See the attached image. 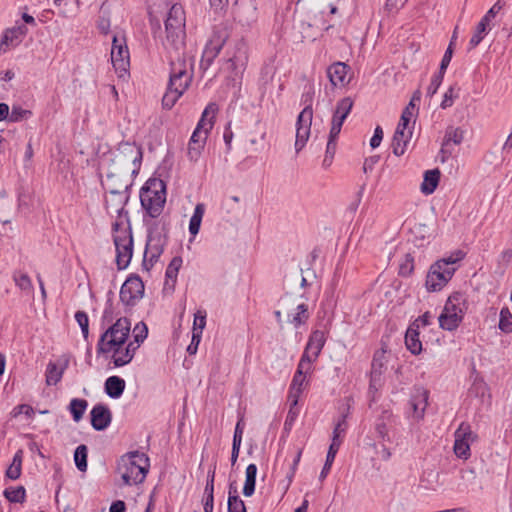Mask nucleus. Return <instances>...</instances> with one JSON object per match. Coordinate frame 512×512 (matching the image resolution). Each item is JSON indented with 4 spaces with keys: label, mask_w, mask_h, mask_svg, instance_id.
<instances>
[{
    "label": "nucleus",
    "mask_w": 512,
    "mask_h": 512,
    "mask_svg": "<svg viewBox=\"0 0 512 512\" xmlns=\"http://www.w3.org/2000/svg\"><path fill=\"white\" fill-rule=\"evenodd\" d=\"M149 457L139 451L122 455L118 461L117 471L125 485L132 486L144 482L149 471Z\"/></svg>",
    "instance_id": "obj_1"
},
{
    "label": "nucleus",
    "mask_w": 512,
    "mask_h": 512,
    "mask_svg": "<svg viewBox=\"0 0 512 512\" xmlns=\"http://www.w3.org/2000/svg\"><path fill=\"white\" fill-rule=\"evenodd\" d=\"M142 208L151 218H157L166 202V185L161 179H149L140 190Z\"/></svg>",
    "instance_id": "obj_2"
},
{
    "label": "nucleus",
    "mask_w": 512,
    "mask_h": 512,
    "mask_svg": "<svg viewBox=\"0 0 512 512\" xmlns=\"http://www.w3.org/2000/svg\"><path fill=\"white\" fill-rule=\"evenodd\" d=\"M131 323L126 317L119 318L99 338L97 353L107 354L115 347L123 346L130 333Z\"/></svg>",
    "instance_id": "obj_3"
},
{
    "label": "nucleus",
    "mask_w": 512,
    "mask_h": 512,
    "mask_svg": "<svg viewBox=\"0 0 512 512\" xmlns=\"http://www.w3.org/2000/svg\"><path fill=\"white\" fill-rule=\"evenodd\" d=\"M123 221H115L112 229L116 234L113 237L116 247V264L118 270H124L128 267L133 255V236L131 225L122 229Z\"/></svg>",
    "instance_id": "obj_4"
},
{
    "label": "nucleus",
    "mask_w": 512,
    "mask_h": 512,
    "mask_svg": "<svg viewBox=\"0 0 512 512\" xmlns=\"http://www.w3.org/2000/svg\"><path fill=\"white\" fill-rule=\"evenodd\" d=\"M133 182L130 183H111L109 185V193L111 198L105 201L106 209H113L117 213V221H122L124 217L127 224H130L128 211L125 210V206L130 199V190Z\"/></svg>",
    "instance_id": "obj_5"
},
{
    "label": "nucleus",
    "mask_w": 512,
    "mask_h": 512,
    "mask_svg": "<svg viewBox=\"0 0 512 512\" xmlns=\"http://www.w3.org/2000/svg\"><path fill=\"white\" fill-rule=\"evenodd\" d=\"M229 38V33L225 27H216L213 31L212 37L206 44L202 58L200 61V68L207 70L215 58L219 55L224 45Z\"/></svg>",
    "instance_id": "obj_6"
},
{
    "label": "nucleus",
    "mask_w": 512,
    "mask_h": 512,
    "mask_svg": "<svg viewBox=\"0 0 512 512\" xmlns=\"http://www.w3.org/2000/svg\"><path fill=\"white\" fill-rule=\"evenodd\" d=\"M456 271L455 267H447L444 261H436L431 265L427 276L425 286L428 291H440L452 278Z\"/></svg>",
    "instance_id": "obj_7"
},
{
    "label": "nucleus",
    "mask_w": 512,
    "mask_h": 512,
    "mask_svg": "<svg viewBox=\"0 0 512 512\" xmlns=\"http://www.w3.org/2000/svg\"><path fill=\"white\" fill-rule=\"evenodd\" d=\"M192 80V75L187 71V61L186 59H179L178 61H174L172 58L170 60V75L168 87L173 90L177 89V91H181V95L186 91L189 87L190 82Z\"/></svg>",
    "instance_id": "obj_8"
},
{
    "label": "nucleus",
    "mask_w": 512,
    "mask_h": 512,
    "mask_svg": "<svg viewBox=\"0 0 512 512\" xmlns=\"http://www.w3.org/2000/svg\"><path fill=\"white\" fill-rule=\"evenodd\" d=\"M144 295V283L140 276L131 274L120 289V300L126 306H135Z\"/></svg>",
    "instance_id": "obj_9"
},
{
    "label": "nucleus",
    "mask_w": 512,
    "mask_h": 512,
    "mask_svg": "<svg viewBox=\"0 0 512 512\" xmlns=\"http://www.w3.org/2000/svg\"><path fill=\"white\" fill-rule=\"evenodd\" d=\"M163 233L157 229H149L147 237V243L145 248V257L149 254V263L153 266L164 252V248L167 244V230L165 226L162 227Z\"/></svg>",
    "instance_id": "obj_10"
},
{
    "label": "nucleus",
    "mask_w": 512,
    "mask_h": 512,
    "mask_svg": "<svg viewBox=\"0 0 512 512\" xmlns=\"http://www.w3.org/2000/svg\"><path fill=\"white\" fill-rule=\"evenodd\" d=\"M346 428H347L346 416L343 415L333 430L332 442L329 446L327 456H326V461H325V464H324V466L320 472V476H319V479L321 481L324 480L327 477L328 473L330 472L331 466L335 460L336 454H337V452L340 448V445L342 443L341 434L345 433Z\"/></svg>",
    "instance_id": "obj_11"
},
{
    "label": "nucleus",
    "mask_w": 512,
    "mask_h": 512,
    "mask_svg": "<svg viewBox=\"0 0 512 512\" xmlns=\"http://www.w3.org/2000/svg\"><path fill=\"white\" fill-rule=\"evenodd\" d=\"M310 370L311 363L310 360H308V356L302 355L290 384L289 399H292V405H297L306 382V374L309 373Z\"/></svg>",
    "instance_id": "obj_12"
},
{
    "label": "nucleus",
    "mask_w": 512,
    "mask_h": 512,
    "mask_svg": "<svg viewBox=\"0 0 512 512\" xmlns=\"http://www.w3.org/2000/svg\"><path fill=\"white\" fill-rule=\"evenodd\" d=\"M116 159L122 164L131 163V174H137L142 161V149L134 143L121 142L118 146Z\"/></svg>",
    "instance_id": "obj_13"
},
{
    "label": "nucleus",
    "mask_w": 512,
    "mask_h": 512,
    "mask_svg": "<svg viewBox=\"0 0 512 512\" xmlns=\"http://www.w3.org/2000/svg\"><path fill=\"white\" fill-rule=\"evenodd\" d=\"M185 38L186 32L184 29H171L166 30V48L170 54V60L174 61L185 58Z\"/></svg>",
    "instance_id": "obj_14"
},
{
    "label": "nucleus",
    "mask_w": 512,
    "mask_h": 512,
    "mask_svg": "<svg viewBox=\"0 0 512 512\" xmlns=\"http://www.w3.org/2000/svg\"><path fill=\"white\" fill-rule=\"evenodd\" d=\"M476 435L471 431L469 424L461 423L455 431L454 453L458 458L468 459L471 455L470 441H473Z\"/></svg>",
    "instance_id": "obj_15"
},
{
    "label": "nucleus",
    "mask_w": 512,
    "mask_h": 512,
    "mask_svg": "<svg viewBox=\"0 0 512 512\" xmlns=\"http://www.w3.org/2000/svg\"><path fill=\"white\" fill-rule=\"evenodd\" d=\"M504 5L505 0H497V2L482 17L469 41V50L476 48L480 44L484 38V35L486 34L487 27L489 26L491 20L495 18L497 13L503 8Z\"/></svg>",
    "instance_id": "obj_16"
},
{
    "label": "nucleus",
    "mask_w": 512,
    "mask_h": 512,
    "mask_svg": "<svg viewBox=\"0 0 512 512\" xmlns=\"http://www.w3.org/2000/svg\"><path fill=\"white\" fill-rule=\"evenodd\" d=\"M111 61L116 71L127 72L129 67V51L125 39L113 37L111 49Z\"/></svg>",
    "instance_id": "obj_17"
},
{
    "label": "nucleus",
    "mask_w": 512,
    "mask_h": 512,
    "mask_svg": "<svg viewBox=\"0 0 512 512\" xmlns=\"http://www.w3.org/2000/svg\"><path fill=\"white\" fill-rule=\"evenodd\" d=\"M91 426L96 431L105 430L112 421V413L105 404L98 403L90 411Z\"/></svg>",
    "instance_id": "obj_18"
},
{
    "label": "nucleus",
    "mask_w": 512,
    "mask_h": 512,
    "mask_svg": "<svg viewBox=\"0 0 512 512\" xmlns=\"http://www.w3.org/2000/svg\"><path fill=\"white\" fill-rule=\"evenodd\" d=\"M326 343V333L322 330H314L311 332L305 350L302 355H307L308 360L312 364L321 353Z\"/></svg>",
    "instance_id": "obj_19"
},
{
    "label": "nucleus",
    "mask_w": 512,
    "mask_h": 512,
    "mask_svg": "<svg viewBox=\"0 0 512 512\" xmlns=\"http://www.w3.org/2000/svg\"><path fill=\"white\" fill-rule=\"evenodd\" d=\"M464 139V130L460 127L448 126L445 131L444 139L442 142L440 154L441 161L444 162L445 158L450 156L452 151L449 150L451 143L460 145Z\"/></svg>",
    "instance_id": "obj_20"
},
{
    "label": "nucleus",
    "mask_w": 512,
    "mask_h": 512,
    "mask_svg": "<svg viewBox=\"0 0 512 512\" xmlns=\"http://www.w3.org/2000/svg\"><path fill=\"white\" fill-rule=\"evenodd\" d=\"M428 405V391L424 389H417L409 400L408 413H412V417L416 420L422 419Z\"/></svg>",
    "instance_id": "obj_21"
},
{
    "label": "nucleus",
    "mask_w": 512,
    "mask_h": 512,
    "mask_svg": "<svg viewBox=\"0 0 512 512\" xmlns=\"http://www.w3.org/2000/svg\"><path fill=\"white\" fill-rule=\"evenodd\" d=\"M386 350L383 348L374 353L371 363L370 388L380 385L381 375L386 369Z\"/></svg>",
    "instance_id": "obj_22"
},
{
    "label": "nucleus",
    "mask_w": 512,
    "mask_h": 512,
    "mask_svg": "<svg viewBox=\"0 0 512 512\" xmlns=\"http://www.w3.org/2000/svg\"><path fill=\"white\" fill-rule=\"evenodd\" d=\"M185 22L186 16L182 5L178 3L173 4L165 20V30L184 29Z\"/></svg>",
    "instance_id": "obj_23"
},
{
    "label": "nucleus",
    "mask_w": 512,
    "mask_h": 512,
    "mask_svg": "<svg viewBox=\"0 0 512 512\" xmlns=\"http://www.w3.org/2000/svg\"><path fill=\"white\" fill-rule=\"evenodd\" d=\"M311 123H312V119L303 118L301 121L300 116L298 115L297 122H296V140H295V150L297 153H299L304 148V146L306 145V143L309 139Z\"/></svg>",
    "instance_id": "obj_24"
},
{
    "label": "nucleus",
    "mask_w": 512,
    "mask_h": 512,
    "mask_svg": "<svg viewBox=\"0 0 512 512\" xmlns=\"http://www.w3.org/2000/svg\"><path fill=\"white\" fill-rule=\"evenodd\" d=\"M27 33L28 29L25 24L7 29L2 37L1 46L15 47L19 45Z\"/></svg>",
    "instance_id": "obj_25"
},
{
    "label": "nucleus",
    "mask_w": 512,
    "mask_h": 512,
    "mask_svg": "<svg viewBox=\"0 0 512 512\" xmlns=\"http://www.w3.org/2000/svg\"><path fill=\"white\" fill-rule=\"evenodd\" d=\"M350 67L344 62H335L327 69V76L333 86L345 85L346 75Z\"/></svg>",
    "instance_id": "obj_26"
},
{
    "label": "nucleus",
    "mask_w": 512,
    "mask_h": 512,
    "mask_svg": "<svg viewBox=\"0 0 512 512\" xmlns=\"http://www.w3.org/2000/svg\"><path fill=\"white\" fill-rule=\"evenodd\" d=\"M139 347L137 344L134 346V342L128 343V345L123 349L121 347H115L112 349L113 353V364L116 367H122L131 362L134 357L136 349Z\"/></svg>",
    "instance_id": "obj_27"
},
{
    "label": "nucleus",
    "mask_w": 512,
    "mask_h": 512,
    "mask_svg": "<svg viewBox=\"0 0 512 512\" xmlns=\"http://www.w3.org/2000/svg\"><path fill=\"white\" fill-rule=\"evenodd\" d=\"M467 308V298L462 292H454L450 295L444 306V310H446V312H456L462 316L465 315Z\"/></svg>",
    "instance_id": "obj_28"
},
{
    "label": "nucleus",
    "mask_w": 512,
    "mask_h": 512,
    "mask_svg": "<svg viewBox=\"0 0 512 512\" xmlns=\"http://www.w3.org/2000/svg\"><path fill=\"white\" fill-rule=\"evenodd\" d=\"M419 335V324H410L405 334V345L414 355H418L422 351V342Z\"/></svg>",
    "instance_id": "obj_29"
},
{
    "label": "nucleus",
    "mask_w": 512,
    "mask_h": 512,
    "mask_svg": "<svg viewBox=\"0 0 512 512\" xmlns=\"http://www.w3.org/2000/svg\"><path fill=\"white\" fill-rule=\"evenodd\" d=\"M412 131H401L396 129L392 138V151L395 156H401L405 153L407 145L411 139Z\"/></svg>",
    "instance_id": "obj_30"
},
{
    "label": "nucleus",
    "mask_w": 512,
    "mask_h": 512,
    "mask_svg": "<svg viewBox=\"0 0 512 512\" xmlns=\"http://www.w3.org/2000/svg\"><path fill=\"white\" fill-rule=\"evenodd\" d=\"M183 263V260L180 256H175L172 258L170 263L168 264L165 272V288H170L174 290L176 282H177V275L179 272V269L181 268Z\"/></svg>",
    "instance_id": "obj_31"
},
{
    "label": "nucleus",
    "mask_w": 512,
    "mask_h": 512,
    "mask_svg": "<svg viewBox=\"0 0 512 512\" xmlns=\"http://www.w3.org/2000/svg\"><path fill=\"white\" fill-rule=\"evenodd\" d=\"M125 386L124 379L119 376H110L105 381L104 389L109 397L117 399L123 394Z\"/></svg>",
    "instance_id": "obj_32"
},
{
    "label": "nucleus",
    "mask_w": 512,
    "mask_h": 512,
    "mask_svg": "<svg viewBox=\"0 0 512 512\" xmlns=\"http://www.w3.org/2000/svg\"><path fill=\"white\" fill-rule=\"evenodd\" d=\"M440 175V170L437 168L425 171L421 192L425 195L432 194L438 186Z\"/></svg>",
    "instance_id": "obj_33"
},
{
    "label": "nucleus",
    "mask_w": 512,
    "mask_h": 512,
    "mask_svg": "<svg viewBox=\"0 0 512 512\" xmlns=\"http://www.w3.org/2000/svg\"><path fill=\"white\" fill-rule=\"evenodd\" d=\"M463 317L464 316L461 314H457L456 312H446V310L443 309L439 316V325L444 330L454 331L462 322Z\"/></svg>",
    "instance_id": "obj_34"
},
{
    "label": "nucleus",
    "mask_w": 512,
    "mask_h": 512,
    "mask_svg": "<svg viewBox=\"0 0 512 512\" xmlns=\"http://www.w3.org/2000/svg\"><path fill=\"white\" fill-rule=\"evenodd\" d=\"M315 90L312 85L306 86L304 92L301 96V104L304 105L303 110L300 112V120L303 118L312 119L313 118V99H314Z\"/></svg>",
    "instance_id": "obj_35"
},
{
    "label": "nucleus",
    "mask_w": 512,
    "mask_h": 512,
    "mask_svg": "<svg viewBox=\"0 0 512 512\" xmlns=\"http://www.w3.org/2000/svg\"><path fill=\"white\" fill-rule=\"evenodd\" d=\"M257 470V466L253 463L246 467L245 482L242 491L245 497H251L255 492Z\"/></svg>",
    "instance_id": "obj_36"
},
{
    "label": "nucleus",
    "mask_w": 512,
    "mask_h": 512,
    "mask_svg": "<svg viewBox=\"0 0 512 512\" xmlns=\"http://www.w3.org/2000/svg\"><path fill=\"white\" fill-rule=\"evenodd\" d=\"M235 13L239 22L249 24L256 18V7L252 3H241Z\"/></svg>",
    "instance_id": "obj_37"
},
{
    "label": "nucleus",
    "mask_w": 512,
    "mask_h": 512,
    "mask_svg": "<svg viewBox=\"0 0 512 512\" xmlns=\"http://www.w3.org/2000/svg\"><path fill=\"white\" fill-rule=\"evenodd\" d=\"M204 213H205V204L198 203L195 206L193 215L190 218V222H189V232L192 236H196L199 233Z\"/></svg>",
    "instance_id": "obj_38"
},
{
    "label": "nucleus",
    "mask_w": 512,
    "mask_h": 512,
    "mask_svg": "<svg viewBox=\"0 0 512 512\" xmlns=\"http://www.w3.org/2000/svg\"><path fill=\"white\" fill-rule=\"evenodd\" d=\"M218 112V105L214 102L209 103L204 109L198 124H202V128L211 130L214 125V118Z\"/></svg>",
    "instance_id": "obj_39"
},
{
    "label": "nucleus",
    "mask_w": 512,
    "mask_h": 512,
    "mask_svg": "<svg viewBox=\"0 0 512 512\" xmlns=\"http://www.w3.org/2000/svg\"><path fill=\"white\" fill-rule=\"evenodd\" d=\"M87 407L88 402L85 399L73 398L70 401L68 410L71 413L74 422L78 423L82 419Z\"/></svg>",
    "instance_id": "obj_40"
},
{
    "label": "nucleus",
    "mask_w": 512,
    "mask_h": 512,
    "mask_svg": "<svg viewBox=\"0 0 512 512\" xmlns=\"http://www.w3.org/2000/svg\"><path fill=\"white\" fill-rule=\"evenodd\" d=\"M66 365L61 368L53 363L49 362L46 368V384L48 386L56 385L62 378Z\"/></svg>",
    "instance_id": "obj_41"
},
{
    "label": "nucleus",
    "mask_w": 512,
    "mask_h": 512,
    "mask_svg": "<svg viewBox=\"0 0 512 512\" xmlns=\"http://www.w3.org/2000/svg\"><path fill=\"white\" fill-rule=\"evenodd\" d=\"M296 313L293 315V317L290 319L289 322L293 324L295 328H299L301 325L306 324L310 317V313L308 310V305L305 303H300L296 307Z\"/></svg>",
    "instance_id": "obj_42"
},
{
    "label": "nucleus",
    "mask_w": 512,
    "mask_h": 512,
    "mask_svg": "<svg viewBox=\"0 0 512 512\" xmlns=\"http://www.w3.org/2000/svg\"><path fill=\"white\" fill-rule=\"evenodd\" d=\"M3 495L11 503H23L26 499V490L24 486L8 487Z\"/></svg>",
    "instance_id": "obj_43"
},
{
    "label": "nucleus",
    "mask_w": 512,
    "mask_h": 512,
    "mask_svg": "<svg viewBox=\"0 0 512 512\" xmlns=\"http://www.w3.org/2000/svg\"><path fill=\"white\" fill-rule=\"evenodd\" d=\"M87 456V446L84 444L77 446V448L74 451V462L77 469L81 472H85L87 470Z\"/></svg>",
    "instance_id": "obj_44"
},
{
    "label": "nucleus",
    "mask_w": 512,
    "mask_h": 512,
    "mask_svg": "<svg viewBox=\"0 0 512 512\" xmlns=\"http://www.w3.org/2000/svg\"><path fill=\"white\" fill-rule=\"evenodd\" d=\"M204 146H205V142H203V141L195 142L194 139H190L189 143H188V151H187L188 159L192 162H196L199 159V157L204 149Z\"/></svg>",
    "instance_id": "obj_45"
},
{
    "label": "nucleus",
    "mask_w": 512,
    "mask_h": 512,
    "mask_svg": "<svg viewBox=\"0 0 512 512\" xmlns=\"http://www.w3.org/2000/svg\"><path fill=\"white\" fill-rule=\"evenodd\" d=\"M181 91L173 90L167 86V90L162 98V106L164 109L170 110L181 97Z\"/></svg>",
    "instance_id": "obj_46"
},
{
    "label": "nucleus",
    "mask_w": 512,
    "mask_h": 512,
    "mask_svg": "<svg viewBox=\"0 0 512 512\" xmlns=\"http://www.w3.org/2000/svg\"><path fill=\"white\" fill-rule=\"evenodd\" d=\"M13 280L16 286L23 291H31L33 289L31 279L26 273L15 272Z\"/></svg>",
    "instance_id": "obj_47"
},
{
    "label": "nucleus",
    "mask_w": 512,
    "mask_h": 512,
    "mask_svg": "<svg viewBox=\"0 0 512 512\" xmlns=\"http://www.w3.org/2000/svg\"><path fill=\"white\" fill-rule=\"evenodd\" d=\"M31 115L32 112L30 110L23 109L20 106H13L11 112L9 111L8 121L19 122Z\"/></svg>",
    "instance_id": "obj_48"
},
{
    "label": "nucleus",
    "mask_w": 512,
    "mask_h": 512,
    "mask_svg": "<svg viewBox=\"0 0 512 512\" xmlns=\"http://www.w3.org/2000/svg\"><path fill=\"white\" fill-rule=\"evenodd\" d=\"M228 512H247L244 501L239 495L228 496Z\"/></svg>",
    "instance_id": "obj_49"
},
{
    "label": "nucleus",
    "mask_w": 512,
    "mask_h": 512,
    "mask_svg": "<svg viewBox=\"0 0 512 512\" xmlns=\"http://www.w3.org/2000/svg\"><path fill=\"white\" fill-rule=\"evenodd\" d=\"M353 107V100L350 97H345L337 102L335 113L347 118Z\"/></svg>",
    "instance_id": "obj_50"
},
{
    "label": "nucleus",
    "mask_w": 512,
    "mask_h": 512,
    "mask_svg": "<svg viewBox=\"0 0 512 512\" xmlns=\"http://www.w3.org/2000/svg\"><path fill=\"white\" fill-rule=\"evenodd\" d=\"M414 270V258L411 254H406L404 260L400 263L399 266V275L403 277H408L412 274Z\"/></svg>",
    "instance_id": "obj_51"
},
{
    "label": "nucleus",
    "mask_w": 512,
    "mask_h": 512,
    "mask_svg": "<svg viewBox=\"0 0 512 512\" xmlns=\"http://www.w3.org/2000/svg\"><path fill=\"white\" fill-rule=\"evenodd\" d=\"M75 320L81 328L84 339L87 340L89 335V318L87 313L84 311H77L75 313Z\"/></svg>",
    "instance_id": "obj_52"
},
{
    "label": "nucleus",
    "mask_w": 512,
    "mask_h": 512,
    "mask_svg": "<svg viewBox=\"0 0 512 512\" xmlns=\"http://www.w3.org/2000/svg\"><path fill=\"white\" fill-rule=\"evenodd\" d=\"M131 173L130 167L125 169L124 171L119 172H110L107 174V180L109 185L111 183H130L128 179V174Z\"/></svg>",
    "instance_id": "obj_53"
},
{
    "label": "nucleus",
    "mask_w": 512,
    "mask_h": 512,
    "mask_svg": "<svg viewBox=\"0 0 512 512\" xmlns=\"http://www.w3.org/2000/svg\"><path fill=\"white\" fill-rule=\"evenodd\" d=\"M444 75L445 73H442L441 71H438L436 74L433 75L431 82L427 88L428 97H433L437 93L443 81Z\"/></svg>",
    "instance_id": "obj_54"
},
{
    "label": "nucleus",
    "mask_w": 512,
    "mask_h": 512,
    "mask_svg": "<svg viewBox=\"0 0 512 512\" xmlns=\"http://www.w3.org/2000/svg\"><path fill=\"white\" fill-rule=\"evenodd\" d=\"M345 119L346 118L342 117V115L336 114L334 112L332 117L331 129L329 133V135H331V138H338Z\"/></svg>",
    "instance_id": "obj_55"
},
{
    "label": "nucleus",
    "mask_w": 512,
    "mask_h": 512,
    "mask_svg": "<svg viewBox=\"0 0 512 512\" xmlns=\"http://www.w3.org/2000/svg\"><path fill=\"white\" fill-rule=\"evenodd\" d=\"M134 342L139 346L147 338L148 328L144 322H139L135 325L134 330Z\"/></svg>",
    "instance_id": "obj_56"
},
{
    "label": "nucleus",
    "mask_w": 512,
    "mask_h": 512,
    "mask_svg": "<svg viewBox=\"0 0 512 512\" xmlns=\"http://www.w3.org/2000/svg\"><path fill=\"white\" fill-rule=\"evenodd\" d=\"M456 86L452 85L448 88V90L445 92L443 100L440 104V107L442 109H447L453 105V101L455 98L458 97V94H455ZM457 91H459V88H457Z\"/></svg>",
    "instance_id": "obj_57"
},
{
    "label": "nucleus",
    "mask_w": 512,
    "mask_h": 512,
    "mask_svg": "<svg viewBox=\"0 0 512 512\" xmlns=\"http://www.w3.org/2000/svg\"><path fill=\"white\" fill-rule=\"evenodd\" d=\"M206 325V312L198 310L194 315L193 332H199L204 329Z\"/></svg>",
    "instance_id": "obj_58"
},
{
    "label": "nucleus",
    "mask_w": 512,
    "mask_h": 512,
    "mask_svg": "<svg viewBox=\"0 0 512 512\" xmlns=\"http://www.w3.org/2000/svg\"><path fill=\"white\" fill-rule=\"evenodd\" d=\"M216 463H214L208 470L204 494L214 493Z\"/></svg>",
    "instance_id": "obj_59"
},
{
    "label": "nucleus",
    "mask_w": 512,
    "mask_h": 512,
    "mask_svg": "<svg viewBox=\"0 0 512 512\" xmlns=\"http://www.w3.org/2000/svg\"><path fill=\"white\" fill-rule=\"evenodd\" d=\"M406 0H386L384 10L388 14H396L404 6Z\"/></svg>",
    "instance_id": "obj_60"
},
{
    "label": "nucleus",
    "mask_w": 512,
    "mask_h": 512,
    "mask_svg": "<svg viewBox=\"0 0 512 512\" xmlns=\"http://www.w3.org/2000/svg\"><path fill=\"white\" fill-rule=\"evenodd\" d=\"M453 42H450L440 63L439 71L442 73L446 72L453 56Z\"/></svg>",
    "instance_id": "obj_61"
},
{
    "label": "nucleus",
    "mask_w": 512,
    "mask_h": 512,
    "mask_svg": "<svg viewBox=\"0 0 512 512\" xmlns=\"http://www.w3.org/2000/svg\"><path fill=\"white\" fill-rule=\"evenodd\" d=\"M243 432H244V423H243V419H240L235 426L232 445L241 446Z\"/></svg>",
    "instance_id": "obj_62"
},
{
    "label": "nucleus",
    "mask_w": 512,
    "mask_h": 512,
    "mask_svg": "<svg viewBox=\"0 0 512 512\" xmlns=\"http://www.w3.org/2000/svg\"><path fill=\"white\" fill-rule=\"evenodd\" d=\"M12 414L14 417H17L20 414H25L28 418H31L34 415V410L28 404H21L13 409Z\"/></svg>",
    "instance_id": "obj_63"
},
{
    "label": "nucleus",
    "mask_w": 512,
    "mask_h": 512,
    "mask_svg": "<svg viewBox=\"0 0 512 512\" xmlns=\"http://www.w3.org/2000/svg\"><path fill=\"white\" fill-rule=\"evenodd\" d=\"M413 117V113L410 111H403L396 129H400L401 131H408V125Z\"/></svg>",
    "instance_id": "obj_64"
}]
</instances>
